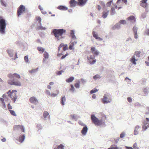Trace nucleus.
<instances>
[{
    "label": "nucleus",
    "instance_id": "obj_1",
    "mask_svg": "<svg viewBox=\"0 0 149 149\" xmlns=\"http://www.w3.org/2000/svg\"><path fill=\"white\" fill-rule=\"evenodd\" d=\"M8 77L13 80L9 79L8 81V83L10 85H14L17 86H20L21 85V82L18 80H15V78L19 79L21 78L20 76L16 73L14 74L10 73L8 74Z\"/></svg>",
    "mask_w": 149,
    "mask_h": 149
},
{
    "label": "nucleus",
    "instance_id": "obj_2",
    "mask_svg": "<svg viewBox=\"0 0 149 149\" xmlns=\"http://www.w3.org/2000/svg\"><path fill=\"white\" fill-rule=\"evenodd\" d=\"M65 32L66 30L63 29H54L52 31L54 35L58 40L64 38L63 35L65 34Z\"/></svg>",
    "mask_w": 149,
    "mask_h": 149
},
{
    "label": "nucleus",
    "instance_id": "obj_3",
    "mask_svg": "<svg viewBox=\"0 0 149 149\" xmlns=\"http://www.w3.org/2000/svg\"><path fill=\"white\" fill-rule=\"evenodd\" d=\"M6 23L5 19L2 17L0 16V32L3 34L5 31Z\"/></svg>",
    "mask_w": 149,
    "mask_h": 149
},
{
    "label": "nucleus",
    "instance_id": "obj_4",
    "mask_svg": "<svg viewBox=\"0 0 149 149\" xmlns=\"http://www.w3.org/2000/svg\"><path fill=\"white\" fill-rule=\"evenodd\" d=\"M17 91L16 90H12L11 91L10 90L7 93L8 94V96L11 98L12 100L14 102H15L16 101L17 98Z\"/></svg>",
    "mask_w": 149,
    "mask_h": 149
},
{
    "label": "nucleus",
    "instance_id": "obj_5",
    "mask_svg": "<svg viewBox=\"0 0 149 149\" xmlns=\"http://www.w3.org/2000/svg\"><path fill=\"white\" fill-rule=\"evenodd\" d=\"M91 118L93 123L95 125L99 126L103 124V123L102 120H99L94 115H91Z\"/></svg>",
    "mask_w": 149,
    "mask_h": 149
},
{
    "label": "nucleus",
    "instance_id": "obj_6",
    "mask_svg": "<svg viewBox=\"0 0 149 149\" xmlns=\"http://www.w3.org/2000/svg\"><path fill=\"white\" fill-rule=\"evenodd\" d=\"M111 100V99L109 94H105L102 99V102L104 104L110 102Z\"/></svg>",
    "mask_w": 149,
    "mask_h": 149
},
{
    "label": "nucleus",
    "instance_id": "obj_7",
    "mask_svg": "<svg viewBox=\"0 0 149 149\" xmlns=\"http://www.w3.org/2000/svg\"><path fill=\"white\" fill-rule=\"evenodd\" d=\"M25 8L23 5H21L17 9V15L18 17L21 15L25 11Z\"/></svg>",
    "mask_w": 149,
    "mask_h": 149
},
{
    "label": "nucleus",
    "instance_id": "obj_8",
    "mask_svg": "<svg viewBox=\"0 0 149 149\" xmlns=\"http://www.w3.org/2000/svg\"><path fill=\"white\" fill-rule=\"evenodd\" d=\"M29 101L31 103L35 104H36L38 102V100L34 97H30L29 99Z\"/></svg>",
    "mask_w": 149,
    "mask_h": 149
},
{
    "label": "nucleus",
    "instance_id": "obj_9",
    "mask_svg": "<svg viewBox=\"0 0 149 149\" xmlns=\"http://www.w3.org/2000/svg\"><path fill=\"white\" fill-rule=\"evenodd\" d=\"M147 1L148 0H141L140 2V6L144 8H146L148 5V4L147 3Z\"/></svg>",
    "mask_w": 149,
    "mask_h": 149
},
{
    "label": "nucleus",
    "instance_id": "obj_10",
    "mask_svg": "<svg viewBox=\"0 0 149 149\" xmlns=\"http://www.w3.org/2000/svg\"><path fill=\"white\" fill-rule=\"evenodd\" d=\"M92 34L93 37L96 39L98 40L99 41H101L102 40V39L100 37H98L97 34L95 31H93Z\"/></svg>",
    "mask_w": 149,
    "mask_h": 149
},
{
    "label": "nucleus",
    "instance_id": "obj_11",
    "mask_svg": "<svg viewBox=\"0 0 149 149\" xmlns=\"http://www.w3.org/2000/svg\"><path fill=\"white\" fill-rule=\"evenodd\" d=\"M141 129V127L139 126H137L135 127V130L134 131V134L135 135H137L139 131H140Z\"/></svg>",
    "mask_w": 149,
    "mask_h": 149
},
{
    "label": "nucleus",
    "instance_id": "obj_12",
    "mask_svg": "<svg viewBox=\"0 0 149 149\" xmlns=\"http://www.w3.org/2000/svg\"><path fill=\"white\" fill-rule=\"evenodd\" d=\"M92 53L94 55H97L99 54V52L98 51L96 50L95 47H91V49Z\"/></svg>",
    "mask_w": 149,
    "mask_h": 149
},
{
    "label": "nucleus",
    "instance_id": "obj_13",
    "mask_svg": "<svg viewBox=\"0 0 149 149\" xmlns=\"http://www.w3.org/2000/svg\"><path fill=\"white\" fill-rule=\"evenodd\" d=\"M87 0H78L77 4L79 6H83L86 2Z\"/></svg>",
    "mask_w": 149,
    "mask_h": 149
},
{
    "label": "nucleus",
    "instance_id": "obj_14",
    "mask_svg": "<svg viewBox=\"0 0 149 149\" xmlns=\"http://www.w3.org/2000/svg\"><path fill=\"white\" fill-rule=\"evenodd\" d=\"M69 3L70 7H72L75 6L77 3L75 0H71Z\"/></svg>",
    "mask_w": 149,
    "mask_h": 149
},
{
    "label": "nucleus",
    "instance_id": "obj_15",
    "mask_svg": "<svg viewBox=\"0 0 149 149\" xmlns=\"http://www.w3.org/2000/svg\"><path fill=\"white\" fill-rule=\"evenodd\" d=\"M88 130V128L85 125V127H84L82 130L81 131V132L82 134L84 135H85L86 134Z\"/></svg>",
    "mask_w": 149,
    "mask_h": 149
},
{
    "label": "nucleus",
    "instance_id": "obj_16",
    "mask_svg": "<svg viewBox=\"0 0 149 149\" xmlns=\"http://www.w3.org/2000/svg\"><path fill=\"white\" fill-rule=\"evenodd\" d=\"M44 58L43 59V62L45 61L47 59L49 58V54L48 52H45L43 54Z\"/></svg>",
    "mask_w": 149,
    "mask_h": 149
},
{
    "label": "nucleus",
    "instance_id": "obj_17",
    "mask_svg": "<svg viewBox=\"0 0 149 149\" xmlns=\"http://www.w3.org/2000/svg\"><path fill=\"white\" fill-rule=\"evenodd\" d=\"M77 43L76 41H74L71 43L70 44L69 46V48L70 50H74V45Z\"/></svg>",
    "mask_w": 149,
    "mask_h": 149
},
{
    "label": "nucleus",
    "instance_id": "obj_18",
    "mask_svg": "<svg viewBox=\"0 0 149 149\" xmlns=\"http://www.w3.org/2000/svg\"><path fill=\"white\" fill-rule=\"evenodd\" d=\"M148 127H149V123L145 122L144 125L142 126V129L143 130H145Z\"/></svg>",
    "mask_w": 149,
    "mask_h": 149
},
{
    "label": "nucleus",
    "instance_id": "obj_19",
    "mask_svg": "<svg viewBox=\"0 0 149 149\" xmlns=\"http://www.w3.org/2000/svg\"><path fill=\"white\" fill-rule=\"evenodd\" d=\"M0 103L2 105V107L3 108H5L6 107L4 100L3 98H0Z\"/></svg>",
    "mask_w": 149,
    "mask_h": 149
},
{
    "label": "nucleus",
    "instance_id": "obj_20",
    "mask_svg": "<svg viewBox=\"0 0 149 149\" xmlns=\"http://www.w3.org/2000/svg\"><path fill=\"white\" fill-rule=\"evenodd\" d=\"M70 36L74 40L76 39V38L75 36L74 35V31L73 30H71L70 33Z\"/></svg>",
    "mask_w": 149,
    "mask_h": 149
},
{
    "label": "nucleus",
    "instance_id": "obj_21",
    "mask_svg": "<svg viewBox=\"0 0 149 149\" xmlns=\"http://www.w3.org/2000/svg\"><path fill=\"white\" fill-rule=\"evenodd\" d=\"M58 8L63 10H66L68 9V8L67 7L63 6H58Z\"/></svg>",
    "mask_w": 149,
    "mask_h": 149
},
{
    "label": "nucleus",
    "instance_id": "obj_22",
    "mask_svg": "<svg viewBox=\"0 0 149 149\" xmlns=\"http://www.w3.org/2000/svg\"><path fill=\"white\" fill-rule=\"evenodd\" d=\"M127 19L128 20L135 22L136 21V19L133 16H131L128 18H127Z\"/></svg>",
    "mask_w": 149,
    "mask_h": 149
},
{
    "label": "nucleus",
    "instance_id": "obj_23",
    "mask_svg": "<svg viewBox=\"0 0 149 149\" xmlns=\"http://www.w3.org/2000/svg\"><path fill=\"white\" fill-rule=\"evenodd\" d=\"M137 61V60L135 59V56H133L130 59V61L134 65H136V64L135 61Z\"/></svg>",
    "mask_w": 149,
    "mask_h": 149
},
{
    "label": "nucleus",
    "instance_id": "obj_24",
    "mask_svg": "<svg viewBox=\"0 0 149 149\" xmlns=\"http://www.w3.org/2000/svg\"><path fill=\"white\" fill-rule=\"evenodd\" d=\"M37 50L39 51L40 53H42L44 52L45 49L41 47H38Z\"/></svg>",
    "mask_w": 149,
    "mask_h": 149
},
{
    "label": "nucleus",
    "instance_id": "obj_25",
    "mask_svg": "<svg viewBox=\"0 0 149 149\" xmlns=\"http://www.w3.org/2000/svg\"><path fill=\"white\" fill-rule=\"evenodd\" d=\"M7 51L10 57H12L13 55V50L11 49H8Z\"/></svg>",
    "mask_w": 149,
    "mask_h": 149
},
{
    "label": "nucleus",
    "instance_id": "obj_26",
    "mask_svg": "<svg viewBox=\"0 0 149 149\" xmlns=\"http://www.w3.org/2000/svg\"><path fill=\"white\" fill-rule=\"evenodd\" d=\"M66 101V99L65 96L62 97L61 98V103L62 105H64V102Z\"/></svg>",
    "mask_w": 149,
    "mask_h": 149
},
{
    "label": "nucleus",
    "instance_id": "obj_27",
    "mask_svg": "<svg viewBox=\"0 0 149 149\" xmlns=\"http://www.w3.org/2000/svg\"><path fill=\"white\" fill-rule=\"evenodd\" d=\"M108 13H109L108 11H104L103 13V15H102V17L104 18H106L107 17V16L108 15Z\"/></svg>",
    "mask_w": 149,
    "mask_h": 149
},
{
    "label": "nucleus",
    "instance_id": "obj_28",
    "mask_svg": "<svg viewBox=\"0 0 149 149\" xmlns=\"http://www.w3.org/2000/svg\"><path fill=\"white\" fill-rule=\"evenodd\" d=\"M74 77H72L67 79L66 81L67 82L69 83L72 81L74 80Z\"/></svg>",
    "mask_w": 149,
    "mask_h": 149
},
{
    "label": "nucleus",
    "instance_id": "obj_29",
    "mask_svg": "<svg viewBox=\"0 0 149 149\" xmlns=\"http://www.w3.org/2000/svg\"><path fill=\"white\" fill-rule=\"evenodd\" d=\"M25 136L24 135L20 136L19 138V141L20 142H22L24 139Z\"/></svg>",
    "mask_w": 149,
    "mask_h": 149
},
{
    "label": "nucleus",
    "instance_id": "obj_30",
    "mask_svg": "<svg viewBox=\"0 0 149 149\" xmlns=\"http://www.w3.org/2000/svg\"><path fill=\"white\" fill-rule=\"evenodd\" d=\"M21 125H16L14 127V130H17L20 129Z\"/></svg>",
    "mask_w": 149,
    "mask_h": 149
},
{
    "label": "nucleus",
    "instance_id": "obj_31",
    "mask_svg": "<svg viewBox=\"0 0 149 149\" xmlns=\"http://www.w3.org/2000/svg\"><path fill=\"white\" fill-rule=\"evenodd\" d=\"M36 19L37 21H38V22L40 25L41 24V19L39 16H37L36 17Z\"/></svg>",
    "mask_w": 149,
    "mask_h": 149
},
{
    "label": "nucleus",
    "instance_id": "obj_32",
    "mask_svg": "<svg viewBox=\"0 0 149 149\" xmlns=\"http://www.w3.org/2000/svg\"><path fill=\"white\" fill-rule=\"evenodd\" d=\"M56 94L54 93H52L51 94V95H50L52 97H55L57 96L59 93V91L58 90H57L56 91Z\"/></svg>",
    "mask_w": 149,
    "mask_h": 149
},
{
    "label": "nucleus",
    "instance_id": "obj_33",
    "mask_svg": "<svg viewBox=\"0 0 149 149\" xmlns=\"http://www.w3.org/2000/svg\"><path fill=\"white\" fill-rule=\"evenodd\" d=\"M9 111L11 114L12 115L15 116H17V115L14 111L10 109L9 110Z\"/></svg>",
    "mask_w": 149,
    "mask_h": 149
},
{
    "label": "nucleus",
    "instance_id": "obj_34",
    "mask_svg": "<svg viewBox=\"0 0 149 149\" xmlns=\"http://www.w3.org/2000/svg\"><path fill=\"white\" fill-rule=\"evenodd\" d=\"M140 53L141 52L140 51H137L135 52L134 55H136L138 57H139Z\"/></svg>",
    "mask_w": 149,
    "mask_h": 149
},
{
    "label": "nucleus",
    "instance_id": "obj_35",
    "mask_svg": "<svg viewBox=\"0 0 149 149\" xmlns=\"http://www.w3.org/2000/svg\"><path fill=\"white\" fill-rule=\"evenodd\" d=\"M100 77L101 76H100V75L99 74H96L93 77V79L95 80L97 79L98 78H100Z\"/></svg>",
    "mask_w": 149,
    "mask_h": 149
},
{
    "label": "nucleus",
    "instance_id": "obj_36",
    "mask_svg": "<svg viewBox=\"0 0 149 149\" xmlns=\"http://www.w3.org/2000/svg\"><path fill=\"white\" fill-rule=\"evenodd\" d=\"M49 113L46 111H44L43 113V116L45 118H46L48 116Z\"/></svg>",
    "mask_w": 149,
    "mask_h": 149
},
{
    "label": "nucleus",
    "instance_id": "obj_37",
    "mask_svg": "<svg viewBox=\"0 0 149 149\" xmlns=\"http://www.w3.org/2000/svg\"><path fill=\"white\" fill-rule=\"evenodd\" d=\"M38 69V68H37L36 69H33V70H29V73H30L31 74L34 73H35L36 72V71H37Z\"/></svg>",
    "mask_w": 149,
    "mask_h": 149
},
{
    "label": "nucleus",
    "instance_id": "obj_38",
    "mask_svg": "<svg viewBox=\"0 0 149 149\" xmlns=\"http://www.w3.org/2000/svg\"><path fill=\"white\" fill-rule=\"evenodd\" d=\"M54 149H64V146L62 144H61L58 146L57 149L55 148Z\"/></svg>",
    "mask_w": 149,
    "mask_h": 149
},
{
    "label": "nucleus",
    "instance_id": "obj_39",
    "mask_svg": "<svg viewBox=\"0 0 149 149\" xmlns=\"http://www.w3.org/2000/svg\"><path fill=\"white\" fill-rule=\"evenodd\" d=\"M138 29L135 26H134L133 29V30L134 32V33H137V30Z\"/></svg>",
    "mask_w": 149,
    "mask_h": 149
},
{
    "label": "nucleus",
    "instance_id": "obj_40",
    "mask_svg": "<svg viewBox=\"0 0 149 149\" xmlns=\"http://www.w3.org/2000/svg\"><path fill=\"white\" fill-rule=\"evenodd\" d=\"M98 91V90L97 89L94 88V89H93L91 90L90 91V93L91 94H92L93 93H95Z\"/></svg>",
    "mask_w": 149,
    "mask_h": 149
},
{
    "label": "nucleus",
    "instance_id": "obj_41",
    "mask_svg": "<svg viewBox=\"0 0 149 149\" xmlns=\"http://www.w3.org/2000/svg\"><path fill=\"white\" fill-rule=\"evenodd\" d=\"M119 23L121 24H125L126 23V22L125 20H121L119 21Z\"/></svg>",
    "mask_w": 149,
    "mask_h": 149
},
{
    "label": "nucleus",
    "instance_id": "obj_42",
    "mask_svg": "<svg viewBox=\"0 0 149 149\" xmlns=\"http://www.w3.org/2000/svg\"><path fill=\"white\" fill-rule=\"evenodd\" d=\"M111 15H113L115 13V10L114 8L113 7H112L111 9Z\"/></svg>",
    "mask_w": 149,
    "mask_h": 149
},
{
    "label": "nucleus",
    "instance_id": "obj_43",
    "mask_svg": "<svg viewBox=\"0 0 149 149\" xmlns=\"http://www.w3.org/2000/svg\"><path fill=\"white\" fill-rule=\"evenodd\" d=\"M96 61V60L95 59L93 60L92 61H91V60H90L89 61V63L91 64H94Z\"/></svg>",
    "mask_w": 149,
    "mask_h": 149
},
{
    "label": "nucleus",
    "instance_id": "obj_44",
    "mask_svg": "<svg viewBox=\"0 0 149 149\" xmlns=\"http://www.w3.org/2000/svg\"><path fill=\"white\" fill-rule=\"evenodd\" d=\"M70 86H71V88L70 89V91L73 92H74V87L73 85L72 84H71L70 85Z\"/></svg>",
    "mask_w": 149,
    "mask_h": 149
},
{
    "label": "nucleus",
    "instance_id": "obj_45",
    "mask_svg": "<svg viewBox=\"0 0 149 149\" xmlns=\"http://www.w3.org/2000/svg\"><path fill=\"white\" fill-rule=\"evenodd\" d=\"M68 49V45H65L63 47V51H65Z\"/></svg>",
    "mask_w": 149,
    "mask_h": 149
},
{
    "label": "nucleus",
    "instance_id": "obj_46",
    "mask_svg": "<svg viewBox=\"0 0 149 149\" xmlns=\"http://www.w3.org/2000/svg\"><path fill=\"white\" fill-rule=\"evenodd\" d=\"M125 132H122L120 135V138H123L125 136Z\"/></svg>",
    "mask_w": 149,
    "mask_h": 149
},
{
    "label": "nucleus",
    "instance_id": "obj_47",
    "mask_svg": "<svg viewBox=\"0 0 149 149\" xmlns=\"http://www.w3.org/2000/svg\"><path fill=\"white\" fill-rule=\"evenodd\" d=\"M1 5L4 6V7H6V3L4 2H3L2 0H1Z\"/></svg>",
    "mask_w": 149,
    "mask_h": 149
},
{
    "label": "nucleus",
    "instance_id": "obj_48",
    "mask_svg": "<svg viewBox=\"0 0 149 149\" xmlns=\"http://www.w3.org/2000/svg\"><path fill=\"white\" fill-rule=\"evenodd\" d=\"M108 149H122L121 148H119L118 147H112L109 148Z\"/></svg>",
    "mask_w": 149,
    "mask_h": 149
},
{
    "label": "nucleus",
    "instance_id": "obj_49",
    "mask_svg": "<svg viewBox=\"0 0 149 149\" xmlns=\"http://www.w3.org/2000/svg\"><path fill=\"white\" fill-rule=\"evenodd\" d=\"M64 45L63 43H61L60 45H59L58 47V50L59 51H60L61 48L62 47H63V46L64 45Z\"/></svg>",
    "mask_w": 149,
    "mask_h": 149
},
{
    "label": "nucleus",
    "instance_id": "obj_50",
    "mask_svg": "<svg viewBox=\"0 0 149 149\" xmlns=\"http://www.w3.org/2000/svg\"><path fill=\"white\" fill-rule=\"evenodd\" d=\"M41 25L40 24V26H39V29H40L41 30H45L46 29V28H45V27L42 26H41Z\"/></svg>",
    "mask_w": 149,
    "mask_h": 149
},
{
    "label": "nucleus",
    "instance_id": "obj_51",
    "mask_svg": "<svg viewBox=\"0 0 149 149\" xmlns=\"http://www.w3.org/2000/svg\"><path fill=\"white\" fill-rule=\"evenodd\" d=\"M95 57L92 56H88L87 57V58L88 60H90V59H93Z\"/></svg>",
    "mask_w": 149,
    "mask_h": 149
},
{
    "label": "nucleus",
    "instance_id": "obj_52",
    "mask_svg": "<svg viewBox=\"0 0 149 149\" xmlns=\"http://www.w3.org/2000/svg\"><path fill=\"white\" fill-rule=\"evenodd\" d=\"M24 59L26 62H28L29 60L28 58V56H25Z\"/></svg>",
    "mask_w": 149,
    "mask_h": 149
},
{
    "label": "nucleus",
    "instance_id": "obj_53",
    "mask_svg": "<svg viewBox=\"0 0 149 149\" xmlns=\"http://www.w3.org/2000/svg\"><path fill=\"white\" fill-rule=\"evenodd\" d=\"M70 117L73 119H77L76 116L75 115H70Z\"/></svg>",
    "mask_w": 149,
    "mask_h": 149
},
{
    "label": "nucleus",
    "instance_id": "obj_54",
    "mask_svg": "<svg viewBox=\"0 0 149 149\" xmlns=\"http://www.w3.org/2000/svg\"><path fill=\"white\" fill-rule=\"evenodd\" d=\"M78 123L81 125L84 126L85 125L81 121H79L78 122Z\"/></svg>",
    "mask_w": 149,
    "mask_h": 149
},
{
    "label": "nucleus",
    "instance_id": "obj_55",
    "mask_svg": "<svg viewBox=\"0 0 149 149\" xmlns=\"http://www.w3.org/2000/svg\"><path fill=\"white\" fill-rule=\"evenodd\" d=\"M112 3V1H110L107 2L106 4L107 6L109 7L110 6Z\"/></svg>",
    "mask_w": 149,
    "mask_h": 149
},
{
    "label": "nucleus",
    "instance_id": "obj_56",
    "mask_svg": "<svg viewBox=\"0 0 149 149\" xmlns=\"http://www.w3.org/2000/svg\"><path fill=\"white\" fill-rule=\"evenodd\" d=\"M137 143H135L133 145V148H134V149H136V148H137V149H139V148H137Z\"/></svg>",
    "mask_w": 149,
    "mask_h": 149
},
{
    "label": "nucleus",
    "instance_id": "obj_57",
    "mask_svg": "<svg viewBox=\"0 0 149 149\" xmlns=\"http://www.w3.org/2000/svg\"><path fill=\"white\" fill-rule=\"evenodd\" d=\"M74 86L77 88H78L79 87V83H76L75 85Z\"/></svg>",
    "mask_w": 149,
    "mask_h": 149
},
{
    "label": "nucleus",
    "instance_id": "obj_58",
    "mask_svg": "<svg viewBox=\"0 0 149 149\" xmlns=\"http://www.w3.org/2000/svg\"><path fill=\"white\" fill-rule=\"evenodd\" d=\"M20 129L21 130V131L22 132H24V128L21 125L20 127Z\"/></svg>",
    "mask_w": 149,
    "mask_h": 149
},
{
    "label": "nucleus",
    "instance_id": "obj_59",
    "mask_svg": "<svg viewBox=\"0 0 149 149\" xmlns=\"http://www.w3.org/2000/svg\"><path fill=\"white\" fill-rule=\"evenodd\" d=\"M20 129L21 130V131L22 132H24V128L21 125L20 127Z\"/></svg>",
    "mask_w": 149,
    "mask_h": 149
},
{
    "label": "nucleus",
    "instance_id": "obj_60",
    "mask_svg": "<svg viewBox=\"0 0 149 149\" xmlns=\"http://www.w3.org/2000/svg\"><path fill=\"white\" fill-rule=\"evenodd\" d=\"M8 107L9 110L10 109L11 110V109H12V106L10 105V103L8 104Z\"/></svg>",
    "mask_w": 149,
    "mask_h": 149
},
{
    "label": "nucleus",
    "instance_id": "obj_61",
    "mask_svg": "<svg viewBox=\"0 0 149 149\" xmlns=\"http://www.w3.org/2000/svg\"><path fill=\"white\" fill-rule=\"evenodd\" d=\"M68 55V54L67 53V54H65V55H63V56L61 58V59H63L65 57H66L67 55Z\"/></svg>",
    "mask_w": 149,
    "mask_h": 149
},
{
    "label": "nucleus",
    "instance_id": "obj_62",
    "mask_svg": "<svg viewBox=\"0 0 149 149\" xmlns=\"http://www.w3.org/2000/svg\"><path fill=\"white\" fill-rule=\"evenodd\" d=\"M127 100L129 102H132V100L131 98H130V97H128L127 98Z\"/></svg>",
    "mask_w": 149,
    "mask_h": 149
},
{
    "label": "nucleus",
    "instance_id": "obj_63",
    "mask_svg": "<svg viewBox=\"0 0 149 149\" xmlns=\"http://www.w3.org/2000/svg\"><path fill=\"white\" fill-rule=\"evenodd\" d=\"M100 4L102 6H103L104 7L105 6L104 3L102 1H100Z\"/></svg>",
    "mask_w": 149,
    "mask_h": 149
},
{
    "label": "nucleus",
    "instance_id": "obj_64",
    "mask_svg": "<svg viewBox=\"0 0 149 149\" xmlns=\"http://www.w3.org/2000/svg\"><path fill=\"white\" fill-rule=\"evenodd\" d=\"M145 33L146 34L149 35V29L145 31Z\"/></svg>",
    "mask_w": 149,
    "mask_h": 149
}]
</instances>
